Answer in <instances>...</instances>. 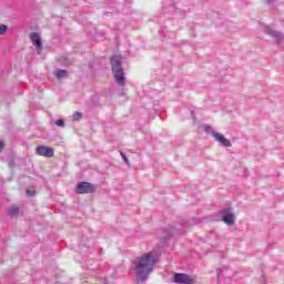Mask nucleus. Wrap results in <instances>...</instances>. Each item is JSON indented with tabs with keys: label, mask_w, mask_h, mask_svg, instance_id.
Returning <instances> with one entry per match:
<instances>
[{
	"label": "nucleus",
	"mask_w": 284,
	"mask_h": 284,
	"mask_svg": "<svg viewBox=\"0 0 284 284\" xmlns=\"http://www.w3.org/2000/svg\"><path fill=\"white\" fill-rule=\"evenodd\" d=\"M154 265H156L154 251H150L132 261L131 270L135 273L138 283H145L148 281V275L152 274Z\"/></svg>",
	"instance_id": "nucleus-1"
},
{
	"label": "nucleus",
	"mask_w": 284,
	"mask_h": 284,
	"mask_svg": "<svg viewBox=\"0 0 284 284\" xmlns=\"http://www.w3.org/2000/svg\"><path fill=\"white\" fill-rule=\"evenodd\" d=\"M112 73L118 85H125V73L123 68H121V55H113L111 58Z\"/></svg>",
	"instance_id": "nucleus-2"
},
{
	"label": "nucleus",
	"mask_w": 284,
	"mask_h": 284,
	"mask_svg": "<svg viewBox=\"0 0 284 284\" xmlns=\"http://www.w3.org/2000/svg\"><path fill=\"white\" fill-rule=\"evenodd\" d=\"M36 154H38V156H44V159H52V156H54V149L39 145L36 148Z\"/></svg>",
	"instance_id": "nucleus-3"
},
{
	"label": "nucleus",
	"mask_w": 284,
	"mask_h": 284,
	"mask_svg": "<svg viewBox=\"0 0 284 284\" xmlns=\"http://www.w3.org/2000/svg\"><path fill=\"white\" fill-rule=\"evenodd\" d=\"M173 283L194 284V280L192 278V276H190L185 273H175L173 275Z\"/></svg>",
	"instance_id": "nucleus-4"
},
{
	"label": "nucleus",
	"mask_w": 284,
	"mask_h": 284,
	"mask_svg": "<svg viewBox=\"0 0 284 284\" xmlns=\"http://www.w3.org/2000/svg\"><path fill=\"white\" fill-rule=\"evenodd\" d=\"M30 41L36 47L37 54H41L43 50V42L41 41V36L37 32L30 34Z\"/></svg>",
	"instance_id": "nucleus-5"
},
{
	"label": "nucleus",
	"mask_w": 284,
	"mask_h": 284,
	"mask_svg": "<svg viewBox=\"0 0 284 284\" xmlns=\"http://www.w3.org/2000/svg\"><path fill=\"white\" fill-rule=\"evenodd\" d=\"M78 194H92L94 187L89 182H81L77 187Z\"/></svg>",
	"instance_id": "nucleus-6"
},
{
	"label": "nucleus",
	"mask_w": 284,
	"mask_h": 284,
	"mask_svg": "<svg viewBox=\"0 0 284 284\" xmlns=\"http://www.w3.org/2000/svg\"><path fill=\"white\" fill-rule=\"evenodd\" d=\"M213 136L215 141L222 143V145H224L225 148H232V142H230V140H227L224 134L214 133Z\"/></svg>",
	"instance_id": "nucleus-7"
},
{
	"label": "nucleus",
	"mask_w": 284,
	"mask_h": 284,
	"mask_svg": "<svg viewBox=\"0 0 284 284\" xmlns=\"http://www.w3.org/2000/svg\"><path fill=\"white\" fill-rule=\"evenodd\" d=\"M234 221H235V217H234V215L232 214V209H227V210L223 213V222H224L226 225H234Z\"/></svg>",
	"instance_id": "nucleus-8"
},
{
	"label": "nucleus",
	"mask_w": 284,
	"mask_h": 284,
	"mask_svg": "<svg viewBox=\"0 0 284 284\" xmlns=\"http://www.w3.org/2000/svg\"><path fill=\"white\" fill-rule=\"evenodd\" d=\"M8 214H9V216H17V215H19V205L13 204V205L10 207Z\"/></svg>",
	"instance_id": "nucleus-9"
},
{
	"label": "nucleus",
	"mask_w": 284,
	"mask_h": 284,
	"mask_svg": "<svg viewBox=\"0 0 284 284\" xmlns=\"http://www.w3.org/2000/svg\"><path fill=\"white\" fill-rule=\"evenodd\" d=\"M68 74V71L65 70H58L54 74L55 79H58V81H61V79H63L65 75Z\"/></svg>",
	"instance_id": "nucleus-10"
},
{
	"label": "nucleus",
	"mask_w": 284,
	"mask_h": 284,
	"mask_svg": "<svg viewBox=\"0 0 284 284\" xmlns=\"http://www.w3.org/2000/svg\"><path fill=\"white\" fill-rule=\"evenodd\" d=\"M8 32V26L0 24V36L6 34Z\"/></svg>",
	"instance_id": "nucleus-11"
},
{
	"label": "nucleus",
	"mask_w": 284,
	"mask_h": 284,
	"mask_svg": "<svg viewBox=\"0 0 284 284\" xmlns=\"http://www.w3.org/2000/svg\"><path fill=\"white\" fill-rule=\"evenodd\" d=\"M80 119H83V113H81V112H75V113L73 114V120H74V121H79Z\"/></svg>",
	"instance_id": "nucleus-12"
},
{
	"label": "nucleus",
	"mask_w": 284,
	"mask_h": 284,
	"mask_svg": "<svg viewBox=\"0 0 284 284\" xmlns=\"http://www.w3.org/2000/svg\"><path fill=\"white\" fill-rule=\"evenodd\" d=\"M34 194H37V191L33 187L27 190V196H34Z\"/></svg>",
	"instance_id": "nucleus-13"
},
{
	"label": "nucleus",
	"mask_w": 284,
	"mask_h": 284,
	"mask_svg": "<svg viewBox=\"0 0 284 284\" xmlns=\"http://www.w3.org/2000/svg\"><path fill=\"white\" fill-rule=\"evenodd\" d=\"M55 125H58V128H63V125H65V122L63 120H57Z\"/></svg>",
	"instance_id": "nucleus-14"
},
{
	"label": "nucleus",
	"mask_w": 284,
	"mask_h": 284,
	"mask_svg": "<svg viewBox=\"0 0 284 284\" xmlns=\"http://www.w3.org/2000/svg\"><path fill=\"white\" fill-rule=\"evenodd\" d=\"M121 156H122L124 163H126V165H130V160H128V155H125L123 152H121Z\"/></svg>",
	"instance_id": "nucleus-15"
},
{
	"label": "nucleus",
	"mask_w": 284,
	"mask_h": 284,
	"mask_svg": "<svg viewBox=\"0 0 284 284\" xmlns=\"http://www.w3.org/2000/svg\"><path fill=\"white\" fill-rule=\"evenodd\" d=\"M268 34H271V37H275V38L281 37V33H278L277 31H270Z\"/></svg>",
	"instance_id": "nucleus-16"
},
{
	"label": "nucleus",
	"mask_w": 284,
	"mask_h": 284,
	"mask_svg": "<svg viewBox=\"0 0 284 284\" xmlns=\"http://www.w3.org/2000/svg\"><path fill=\"white\" fill-rule=\"evenodd\" d=\"M3 148H6V143L0 140V152H3Z\"/></svg>",
	"instance_id": "nucleus-17"
}]
</instances>
